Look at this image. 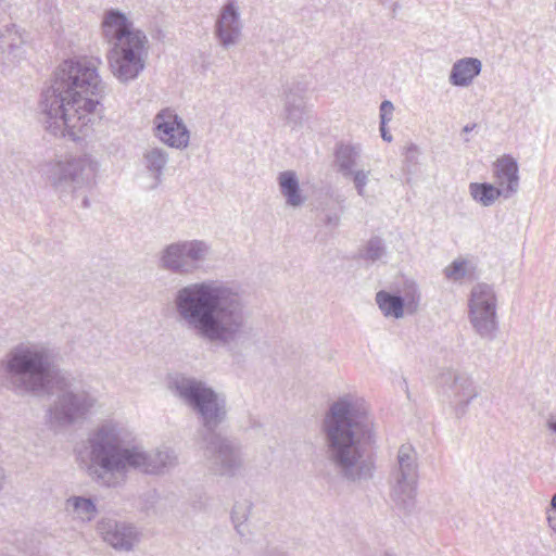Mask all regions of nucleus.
<instances>
[{
	"label": "nucleus",
	"instance_id": "f257e3e1",
	"mask_svg": "<svg viewBox=\"0 0 556 556\" xmlns=\"http://www.w3.org/2000/svg\"><path fill=\"white\" fill-rule=\"evenodd\" d=\"M0 379L15 393L42 395L58 392L49 409L50 422L68 427L98 413L102 404L91 388H73L72 377L52 368L50 350L42 343L25 341L13 345L0 359Z\"/></svg>",
	"mask_w": 556,
	"mask_h": 556
},
{
	"label": "nucleus",
	"instance_id": "f03ea898",
	"mask_svg": "<svg viewBox=\"0 0 556 556\" xmlns=\"http://www.w3.org/2000/svg\"><path fill=\"white\" fill-rule=\"evenodd\" d=\"M177 323L198 339L232 351L251 333L242 290L220 279H203L176 289L172 300Z\"/></svg>",
	"mask_w": 556,
	"mask_h": 556
},
{
	"label": "nucleus",
	"instance_id": "7ed1b4c3",
	"mask_svg": "<svg viewBox=\"0 0 556 556\" xmlns=\"http://www.w3.org/2000/svg\"><path fill=\"white\" fill-rule=\"evenodd\" d=\"M327 460L346 481L372 478L375 464L368 448L376 442V428L366 400L345 392L331 401L320 422Z\"/></svg>",
	"mask_w": 556,
	"mask_h": 556
},
{
	"label": "nucleus",
	"instance_id": "20e7f679",
	"mask_svg": "<svg viewBox=\"0 0 556 556\" xmlns=\"http://www.w3.org/2000/svg\"><path fill=\"white\" fill-rule=\"evenodd\" d=\"M85 454L89 477L97 484L112 489L123 486L130 471L161 476L178 465L173 448L148 451L128 428L113 419L100 422L88 433Z\"/></svg>",
	"mask_w": 556,
	"mask_h": 556
},
{
	"label": "nucleus",
	"instance_id": "39448f33",
	"mask_svg": "<svg viewBox=\"0 0 556 556\" xmlns=\"http://www.w3.org/2000/svg\"><path fill=\"white\" fill-rule=\"evenodd\" d=\"M98 72H55L45 83L38 114L46 131L54 137L76 141L89 129L102 92Z\"/></svg>",
	"mask_w": 556,
	"mask_h": 556
},
{
	"label": "nucleus",
	"instance_id": "423d86ee",
	"mask_svg": "<svg viewBox=\"0 0 556 556\" xmlns=\"http://www.w3.org/2000/svg\"><path fill=\"white\" fill-rule=\"evenodd\" d=\"M102 34L112 45L108 52L111 70H143L149 54V39L123 12L109 10L102 20Z\"/></svg>",
	"mask_w": 556,
	"mask_h": 556
},
{
	"label": "nucleus",
	"instance_id": "0eeeda50",
	"mask_svg": "<svg viewBox=\"0 0 556 556\" xmlns=\"http://www.w3.org/2000/svg\"><path fill=\"white\" fill-rule=\"evenodd\" d=\"M168 388L199 415L202 428L198 432V439L208 432H217L216 428L225 420L227 415L224 397L205 382L185 375L172 377L168 381Z\"/></svg>",
	"mask_w": 556,
	"mask_h": 556
},
{
	"label": "nucleus",
	"instance_id": "6e6552de",
	"mask_svg": "<svg viewBox=\"0 0 556 556\" xmlns=\"http://www.w3.org/2000/svg\"><path fill=\"white\" fill-rule=\"evenodd\" d=\"M98 163L88 155L53 159L41 166V173L60 198L90 184Z\"/></svg>",
	"mask_w": 556,
	"mask_h": 556
},
{
	"label": "nucleus",
	"instance_id": "1a4fd4ad",
	"mask_svg": "<svg viewBox=\"0 0 556 556\" xmlns=\"http://www.w3.org/2000/svg\"><path fill=\"white\" fill-rule=\"evenodd\" d=\"M211 255L212 247L205 240H177L159 252L157 266L174 275L189 276L199 271L210 261Z\"/></svg>",
	"mask_w": 556,
	"mask_h": 556
},
{
	"label": "nucleus",
	"instance_id": "9d476101",
	"mask_svg": "<svg viewBox=\"0 0 556 556\" xmlns=\"http://www.w3.org/2000/svg\"><path fill=\"white\" fill-rule=\"evenodd\" d=\"M198 445L207 469L217 476L235 477L243 466L242 446L220 432H208L198 439Z\"/></svg>",
	"mask_w": 556,
	"mask_h": 556
},
{
	"label": "nucleus",
	"instance_id": "9b49d317",
	"mask_svg": "<svg viewBox=\"0 0 556 556\" xmlns=\"http://www.w3.org/2000/svg\"><path fill=\"white\" fill-rule=\"evenodd\" d=\"M497 304L498 299L494 286L478 282L471 288L468 298V319L481 339L492 341L497 334Z\"/></svg>",
	"mask_w": 556,
	"mask_h": 556
},
{
	"label": "nucleus",
	"instance_id": "f8f14e48",
	"mask_svg": "<svg viewBox=\"0 0 556 556\" xmlns=\"http://www.w3.org/2000/svg\"><path fill=\"white\" fill-rule=\"evenodd\" d=\"M440 383L445 388L455 416L462 418L467 413L471 401L479 395L473 379L467 372L446 369L440 375Z\"/></svg>",
	"mask_w": 556,
	"mask_h": 556
},
{
	"label": "nucleus",
	"instance_id": "ddd939ff",
	"mask_svg": "<svg viewBox=\"0 0 556 556\" xmlns=\"http://www.w3.org/2000/svg\"><path fill=\"white\" fill-rule=\"evenodd\" d=\"M153 131L163 144L185 150L190 143V130L184 119L170 108L162 109L153 118Z\"/></svg>",
	"mask_w": 556,
	"mask_h": 556
},
{
	"label": "nucleus",
	"instance_id": "4468645a",
	"mask_svg": "<svg viewBox=\"0 0 556 556\" xmlns=\"http://www.w3.org/2000/svg\"><path fill=\"white\" fill-rule=\"evenodd\" d=\"M103 542L118 552H130L141 540V533L130 522L110 517L101 518L96 526Z\"/></svg>",
	"mask_w": 556,
	"mask_h": 556
},
{
	"label": "nucleus",
	"instance_id": "2eb2a0df",
	"mask_svg": "<svg viewBox=\"0 0 556 556\" xmlns=\"http://www.w3.org/2000/svg\"><path fill=\"white\" fill-rule=\"evenodd\" d=\"M242 29L240 7L235 0H228L215 21L214 36L224 49H229L241 42Z\"/></svg>",
	"mask_w": 556,
	"mask_h": 556
},
{
	"label": "nucleus",
	"instance_id": "dca6fc26",
	"mask_svg": "<svg viewBox=\"0 0 556 556\" xmlns=\"http://www.w3.org/2000/svg\"><path fill=\"white\" fill-rule=\"evenodd\" d=\"M419 302L420 293L414 283L408 287L404 296L383 290L376 293V303L387 318L401 319L405 313L414 314L419 307Z\"/></svg>",
	"mask_w": 556,
	"mask_h": 556
},
{
	"label": "nucleus",
	"instance_id": "f3484780",
	"mask_svg": "<svg viewBox=\"0 0 556 556\" xmlns=\"http://www.w3.org/2000/svg\"><path fill=\"white\" fill-rule=\"evenodd\" d=\"M25 33L15 24L0 27V66L16 67L26 55Z\"/></svg>",
	"mask_w": 556,
	"mask_h": 556
},
{
	"label": "nucleus",
	"instance_id": "a211bd4d",
	"mask_svg": "<svg viewBox=\"0 0 556 556\" xmlns=\"http://www.w3.org/2000/svg\"><path fill=\"white\" fill-rule=\"evenodd\" d=\"M494 186L497 187L502 200H509L519 192L520 175L517 160L510 154L497 157L492 164Z\"/></svg>",
	"mask_w": 556,
	"mask_h": 556
},
{
	"label": "nucleus",
	"instance_id": "6ab92c4d",
	"mask_svg": "<svg viewBox=\"0 0 556 556\" xmlns=\"http://www.w3.org/2000/svg\"><path fill=\"white\" fill-rule=\"evenodd\" d=\"M418 479L389 478L390 500L402 515L409 516L416 508Z\"/></svg>",
	"mask_w": 556,
	"mask_h": 556
},
{
	"label": "nucleus",
	"instance_id": "aec40b11",
	"mask_svg": "<svg viewBox=\"0 0 556 556\" xmlns=\"http://www.w3.org/2000/svg\"><path fill=\"white\" fill-rule=\"evenodd\" d=\"M169 162L168 151L159 146H148L141 155V165L147 175L152 179L153 188L163 182V176Z\"/></svg>",
	"mask_w": 556,
	"mask_h": 556
},
{
	"label": "nucleus",
	"instance_id": "412c9836",
	"mask_svg": "<svg viewBox=\"0 0 556 556\" xmlns=\"http://www.w3.org/2000/svg\"><path fill=\"white\" fill-rule=\"evenodd\" d=\"M306 86L296 85L290 88L285 98V118L293 128L303 124L307 106L305 102Z\"/></svg>",
	"mask_w": 556,
	"mask_h": 556
},
{
	"label": "nucleus",
	"instance_id": "4be33fe9",
	"mask_svg": "<svg viewBox=\"0 0 556 556\" xmlns=\"http://www.w3.org/2000/svg\"><path fill=\"white\" fill-rule=\"evenodd\" d=\"M64 511L77 523H90L98 515L97 503L92 497L71 495L64 502Z\"/></svg>",
	"mask_w": 556,
	"mask_h": 556
},
{
	"label": "nucleus",
	"instance_id": "5701e85b",
	"mask_svg": "<svg viewBox=\"0 0 556 556\" xmlns=\"http://www.w3.org/2000/svg\"><path fill=\"white\" fill-rule=\"evenodd\" d=\"M277 184L287 206L298 208L306 202L307 197L301 189L299 177L294 170L280 172L277 176Z\"/></svg>",
	"mask_w": 556,
	"mask_h": 556
},
{
	"label": "nucleus",
	"instance_id": "b1692460",
	"mask_svg": "<svg viewBox=\"0 0 556 556\" xmlns=\"http://www.w3.org/2000/svg\"><path fill=\"white\" fill-rule=\"evenodd\" d=\"M417 452L410 444H402L396 454V463L389 478L418 479Z\"/></svg>",
	"mask_w": 556,
	"mask_h": 556
},
{
	"label": "nucleus",
	"instance_id": "393cba45",
	"mask_svg": "<svg viewBox=\"0 0 556 556\" xmlns=\"http://www.w3.org/2000/svg\"><path fill=\"white\" fill-rule=\"evenodd\" d=\"M253 511V503L248 500L237 501L230 511V521L237 535L244 542H248L253 536V531L250 526V518Z\"/></svg>",
	"mask_w": 556,
	"mask_h": 556
},
{
	"label": "nucleus",
	"instance_id": "a878e982",
	"mask_svg": "<svg viewBox=\"0 0 556 556\" xmlns=\"http://www.w3.org/2000/svg\"><path fill=\"white\" fill-rule=\"evenodd\" d=\"M443 275L452 282L472 280L477 277V264L471 258L458 256L443 269Z\"/></svg>",
	"mask_w": 556,
	"mask_h": 556
},
{
	"label": "nucleus",
	"instance_id": "bb28decb",
	"mask_svg": "<svg viewBox=\"0 0 556 556\" xmlns=\"http://www.w3.org/2000/svg\"><path fill=\"white\" fill-rule=\"evenodd\" d=\"M468 191L471 199L483 207H490L502 199L497 187L491 182H470Z\"/></svg>",
	"mask_w": 556,
	"mask_h": 556
},
{
	"label": "nucleus",
	"instance_id": "cd10ccee",
	"mask_svg": "<svg viewBox=\"0 0 556 556\" xmlns=\"http://www.w3.org/2000/svg\"><path fill=\"white\" fill-rule=\"evenodd\" d=\"M359 157V149L353 146H341L336 152V161L339 172L349 177L353 174L354 167Z\"/></svg>",
	"mask_w": 556,
	"mask_h": 556
},
{
	"label": "nucleus",
	"instance_id": "c85d7f7f",
	"mask_svg": "<svg viewBox=\"0 0 556 556\" xmlns=\"http://www.w3.org/2000/svg\"><path fill=\"white\" fill-rule=\"evenodd\" d=\"M387 248L384 241L379 237H372L366 243L363 250V257L370 262H376L384 257Z\"/></svg>",
	"mask_w": 556,
	"mask_h": 556
},
{
	"label": "nucleus",
	"instance_id": "c756f323",
	"mask_svg": "<svg viewBox=\"0 0 556 556\" xmlns=\"http://www.w3.org/2000/svg\"><path fill=\"white\" fill-rule=\"evenodd\" d=\"M65 67L63 70H98L101 65L99 58L75 55L64 62Z\"/></svg>",
	"mask_w": 556,
	"mask_h": 556
},
{
	"label": "nucleus",
	"instance_id": "7c9ffc66",
	"mask_svg": "<svg viewBox=\"0 0 556 556\" xmlns=\"http://www.w3.org/2000/svg\"><path fill=\"white\" fill-rule=\"evenodd\" d=\"M480 72H451L450 83L454 86L465 87L472 83Z\"/></svg>",
	"mask_w": 556,
	"mask_h": 556
},
{
	"label": "nucleus",
	"instance_id": "2f4dec72",
	"mask_svg": "<svg viewBox=\"0 0 556 556\" xmlns=\"http://www.w3.org/2000/svg\"><path fill=\"white\" fill-rule=\"evenodd\" d=\"M369 175H370L369 170L358 169V170H353V174L350 176L353 179L354 187L359 197H365V194H366L365 187L368 182Z\"/></svg>",
	"mask_w": 556,
	"mask_h": 556
},
{
	"label": "nucleus",
	"instance_id": "473e14b6",
	"mask_svg": "<svg viewBox=\"0 0 556 556\" xmlns=\"http://www.w3.org/2000/svg\"><path fill=\"white\" fill-rule=\"evenodd\" d=\"M482 62L477 58H463L456 61L452 70H481Z\"/></svg>",
	"mask_w": 556,
	"mask_h": 556
},
{
	"label": "nucleus",
	"instance_id": "72a5a7b5",
	"mask_svg": "<svg viewBox=\"0 0 556 556\" xmlns=\"http://www.w3.org/2000/svg\"><path fill=\"white\" fill-rule=\"evenodd\" d=\"M393 111H394V106L391 101H389V100L382 101V103L380 104V123L382 125L387 124L388 122L391 121Z\"/></svg>",
	"mask_w": 556,
	"mask_h": 556
},
{
	"label": "nucleus",
	"instance_id": "f704fd0d",
	"mask_svg": "<svg viewBox=\"0 0 556 556\" xmlns=\"http://www.w3.org/2000/svg\"><path fill=\"white\" fill-rule=\"evenodd\" d=\"M324 224L329 228H337L340 224V213L338 211H327L325 213Z\"/></svg>",
	"mask_w": 556,
	"mask_h": 556
},
{
	"label": "nucleus",
	"instance_id": "c9c22d12",
	"mask_svg": "<svg viewBox=\"0 0 556 556\" xmlns=\"http://www.w3.org/2000/svg\"><path fill=\"white\" fill-rule=\"evenodd\" d=\"M420 152L416 144H409L405 151V160L410 164H416Z\"/></svg>",
	"mask_w": 556,
	"mask_h": 556
},
{
	"label": "nucleus",
	"instance_id": "e433bc0d",
	"mask_svg": "<svg viewBox=\"0 0 556 556\" xmlns=\"http://www.w3.org/2000/svg\"><path fill=\"white\" fill-rule=\"evenodd\" d=\"M547 521L549 527L556 532V494L551 502V508L547 511Z\"/></svg>",
	"mask_w": 556,
	"mask_h": 556
},
{
	"label": "nucleus",
	"instance_id": "4c0bfd02",
	"mask_svg": "<svg viewBox=\"0 0 556 556\" xmlns=\"http://www.w3.org/2000/svg\"><path fill=\"white\" fill-rule=\"evenodd\" d=\"M118 81L127 84L138 76V72H113Z\"/></svg>",
	"mask_w": 556,
	"mask_h": 556
},
{
	"label": "nucleus",
	"instance_id": "58836bf2",
	"mask_svg": "<svg viewBox=\"0 0 556 556\" xmlns=\"http://www.w3.org/2000/svg\"><path fill=\"white\" fill-rule=\"evenodd\" d=\"M380 132H381V137L384 141L387 142H391L392 141V136L391 134L389 132L388 128H387V124H381L380 123Z\"/></svg>",
	"mask_w": 556,
	"mask_h": 556
},
{
	"label": "nucleus",
	"instance_id": "ea45409f",
	"mask_svg": "<svg viewBox=\"0 0 556 556\" xmlns=\"http://www.w3.org/2000/svg\"><path fill=\"white\" fill-rule=\"evenodd\" d=\"M4 483H5L4 469L0 467V491L3 489Z\"/></svg>",
	"mask_w": 556,
	"mask_h": 556
},
{
	"label": "nucleus",
	"instance_id": "a19ab883",
	"mask_svg": "<svg viewBox=\"0 0 556 556\" xmlns=\"http://www.w3.org/2000/svg\"><path fill=\"white\" fill-rule=\"evenodd\" d=\"M476 124H467L466 126H464L463 132H470L476 128Z\"/></svg>",
	"mask_w": 556,
	"mask_h": 556
},
{
	"label": "nucleus",
	"instance_id": "79ce46f5",
	"mask_svg": "<svg viewBox=\"0 0 556 556\" xmlns=\"http://www.w3.org/2000/svg\"><path fill=\"white\" fill-rule=\"evenodd\" d=\"M548 428L556 433V420L548 424Z\"/></svg>",
	"mask_w": 556,
	"mask_h": 556
},
{
	"label": "nucleus",
	"instance_id": "37998d69",
	"mask_svg": "<svg viewBox=\"0 0 556 556\" xmlns=\"http://www.w3.org/2000/svg\"><path fill=\"white\" fill-rule=\"evenodd\" d=\"M83 206L84 207H89L90 206V202H89V199L87 197H85L83 199Z\"/></svg>",
	"mask_w": 556,
	"mask_h": 556
}]
</instances>
